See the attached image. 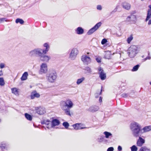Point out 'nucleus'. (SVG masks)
Wrapping results in <instances>:
<instances>
[{
  "mask_svg": "<svg viewBox=\"0 0 151 151\" xmlns=\"http://www.w3.org/2000/svg\"><path fill=\"white\" fill-rule=\"evenodd\" d=\"M130 128L132 134L135 137L141 136L142 134L141 126L137 122H133L131 123Z\"/></svg>",
  "mask_w": 151,
  "mask_h": 151,
  "instance_id": "nucleus-1",
  "label": "nucleus"
},
{
  "mask_svg": "<svg viewBox=\"0 0 151 151\" xmlns=\"http://www.w3.org/2000/svg\"><path fill=\"white\" fill-rule=\"evenodd\" d=\"M57 75L55 71L53 70H50L46 75V79L49 82L53 83L56 81Z\"/></svg>",
  "mask_w": 151,
  "mask_h": 151,
  "instance_id": "nucleus-2",
  "label": "nucleus"
},
{
  "mask_svg": "<svg viewBox=\"0 0 151 151\" xmlns=\"http://www.w3.org/2000/svg\"><path fill=\"white\" fill-rule=\"evenodd\" d=\"M128 55L131 58L134 57L139 51L138 48L135 45L131 46L128 49Z\"/></svg>",
  "mask_w": 151,
  "mask_h": 151,
  "instance_id": "nucleus-3",
  "label": "nucleus"
},
{
  "mask_svg": "<svg viewBox=\"0 0 151 151\" xmlns=\"http://www.w3.org/2000/svg\"><path fill=\"white\" fill-rule=\"evenodd\" d=\"M73 106V103L70 99H68L65 101H62L60 102V106L62 109H64L65 107L71 108Z\"/></svg>",
  "mask_w": 151,
  "mask_h": 151,
  "instance_id": "nucleus-4",
  "label": "nucleus"
},
{
  "mask_svg": "<svg viewBox=\"0 0 151 151\" xmlns=\"http://www.w3.org/2000/svg\"><path fill=\"white\" fill-rule=\"evenodd\" d=\"M78 50L76 48H72L69 55V58L71 60H73L76 59L78 53Z\"/></svg>",
  "mask_w": 151,
  "mask_h": 151,
  "instance_id": "nucleus-5",
  "label": "nucleus"
},
{
  "mask_svg": "<svg viewBox=\"0 0 151 151\" xmlns=\"http://www.w3.org/2000/svg\"><path fill=\"white\" fill-rule=\"evenodd\" d=\"M48 71L47 64L45 63H42L40 65L39 73L40 74H45Z\"/></svg>",
  "mask_w": 151,
  "mask_h": 151,
  "instance_id": "nucleus-6",
  "label": "nucleus"
},
{
  "mask_svg": "<svg viewBox=\"0 0 151 151\" xmlns=\"http://www.w3.org/2000/svg\"><path fill=\"white\" fill-rule=\"evenodd\" d=\"M101 24V23L100 22L98 23L93 27L88 30L87 32V35H89L92 34L99 28Z\"/></svg>",
  "mask_w": 151,
  "mask_h": 151,
  "instance_id": "nucleus-7",
  "label": "nucleus"
},
{
  "mask_svg": "<svg viewBox=\"0 0 151 151\" xmlns=\"http://www.w3.org/2000/svg\"><path fill=\"white\" fill-rule=\"evenodd\" d=\"M81 59L83 63L86 64L90 63L91 61V58L86 55H82Z\"/></svg>",
  "mask_w": 151,
  "mask_h": 151,
  "instance_id": "nucleus-8",
  "label": "nucleus"
},
{
  "mask_svg": "<svg viewBox=\"0 0 151 151\" xmlns=\"http://www.w3.org/2000/svg\"><path fill=\"white\" fill-rule=\"evenodd\" d=\"M34 109L37 113L40 115H42L45 113V108L41 106L35 107H34Z\"/></svg>",
  "mask_w": 151,
  "mask_h": 151,
  "instance_id": "nucleus-9",
  "label": "nucleus"
},
{
  "mask_svg": "<svg viewBox=\"0 0 151 151\" xmlns=\"http://www.w3.org/2000/svg\"><path fill=\"white\" fill-rule=\"evenodd\" d=\"M98 71L99 74V77L102 80H105L106 78V75L104 72V70L101 67L98 68Z\"/></svg>",
  "mask_w": 151,
  "mask_h": 151,
  "instance_id": "nucleus-10",
  "label": "nucleus"
},
{
  "mask_svg": "<svg viewBox=\"0 0 151 151\" xmlns=\"http://www.w3.org/2000/svg\"><path fill=\"white\" fill-rule=\"evenodd\" d=\"M122 6L124 9L128 11L130 10L131 8V5L127 2L125 1L122 3Z\"/></svg>",
  "mask_w": 151,
  "mask_h": 151,
  "instance_id": "nucleus-11",
  "label": "nucleus"
},
{
  "mask_svg": "<svg viewBox=\"0 0 151 151\" xmlns=\"http://www.w3.org/2000/svg\"><path fill=\"white\" fill-rule=\"evenodd\" d=\"M40 58L41 61L45 62H48L51 59L50 56L46 55H42Z\"/></svg>",
  "mask_w": 151,
  "mask_h": 151,
  "instance_id": "nucleus-12",
  "label": "nucleus"
},
{
  "mask_svg": "<svg viewBox=\"0 0 151 151\" xmlns=\"http://www.w3.org/2000/svg\"><path fill=\"white\" fill-rule=\"evenodd\" d=\"M51 122L48 120H45L42 122V124H45L46 125V127L48 129H50L52 127Z\"/></svg>",
  "mask_w": 151,
  "mask_h": 151,
  "instance_id": "nucleus-13",
  "label": "nucleus"
},
{
  "mask_svg": "<svg viewBox=\"0 0 151 151\" xmlns=\"http://www.w3.org/2000/svg\"><path fill=\"white\" fill-rule=\"evenodd\" d=\"M145 142V140L142 138L140 136H139L137 142V144L138 146H142Z\"/></svg>",
  "mask_w": 151,
  "mask_h": 151,
  "instance_id": "nucleus-14",
  "label": "nucleus"
},
{
  "mask_svg": "<svg viewBox=\"0 0 151 151\" xmlns=\"http://www.w3.org/2000/svg\"><path fill=\"white\" fill-rule=\"evenodd\" d=\"M43 46L45 47V49H42V53L44 54H45L49 50L50 48V46L47 43H46L44 44Z\"/></svg>",
  "mask_w": 151,
  "mask_h": 151,
  "instance_id": "nucleus-15",
  "label": "nucleus"
},
{
  "mask_svg": "<svg viewBox=\"0 0 151 151\" xmlns=\"http://www.w3.org/2000/svg\"><path fill=\"white\" fill-rule=\"evenodd\" d=\"M40 95L36 91H35L32 92L30 95V97L31 99H33L35 98H38L40 97Z\"/></svg>",
  "mask_w": 151,
  "mask_h": 151,
  "instance_id": "nucleus-16",
  "label": "nucleus"
},
{
  "mask_svg": "<svg viewBox=\"0 0 151 151\" xmlns=\"http://www.w3.org/2000/svg\"><path fill=\"white\" fill-rule=\"evenodd\" d=\"M99 109V106L94 105L90 106L88 109V111L93 112L98 111Z\"/></svg>",
  "mask_w": 151,
  "mask_h": 151,
  "instance_id": "nucleus-17",
  "label": "nucleus"
},
{
  "mask_svg": "<svg viewBox=\"0 0 151 151\" xmlns=\"http://www.w3.org/2000/svg\"><path fill=\"white\" fill-rule=\"evenodd\" d=\"M76 33L79 35L83 34L84 32V29L81 27H78L75 29Z\"/></svg>",
  "mask_w": 151,
  "mask_h": 151,
  "instance_id": "nucleus-18",
  "label": "nucleus"
},
{
  "mask_svg": "<svg viewBox=\"0 0 151 151\" xmlns=\"http://www.w3.org/2000/svg\"><path fill=\"white\" fill-rule=\"evenodd\" d=\"M142 134L145 132H149L151 130V125L142 128Z\"/></svg>",
  "mask_w": 151,
  "mask_h": 151,
  "instance_id": "nucleus-19",
  "label": "nucleus"
},
{
  "mask_svg": "<svg viewBox=\"0 0 151 151\" xmlns=\"http://www.w3.org/2000/svg\"><path fill=\"white\" fill-rule=\"evenodd\" d=\"M85 78L84 77H82L79 78L77 79L76 83L78 85L82 83L85 80Z\"/></svg>",
  "mask_w": 151,
  "mask_h": 151,
  "instance_id": "nucleus-20",
  "label": "nucleus"
},
{
  "mask_svg": "<svg viewBox=\"0 0 151 151\" xmlns=\"http://www.w3.org/2000/svg\"><path fill=\"white\" fill-rule=\"evenodd\" d=\"M81 124H79V123H77L76 124H73V127L74 128V129L76 130H78V129H82L84 128H86L85 127H81L80 125Z\"/></svg>",
  "mask_w": 151,
  "mask_h": 151,
  "instance_id": "nucleus-21",
  "label": "nucleus"
},
{
  "mask_svg": "<svg viewBox=\"0 0 151 151\" xmlns=\"http://www.w3.org/2000/svg\"><path fill=\"white\" fill-rule=\"evenodd\" d=\"M60 124V122L59 120L56 119H55L52 121L51 122L52 127L58 126Z\"/></svg>",
  "mask_w": 151,
  "mask_h": 151,
  "instance_id": "nucleus-22",
  "label": "nucleus"
},
{
  "mask_svg": "<svg viewBox=\"0 0 151 151\" xmlns=\"http://www.w3.org/2000/svg\"><path fill=\"white\" fill-rule=\"evenodd\" d=\"M36 50L37 56L40 57L42 55L44 54L42 53V49L40 48H36Z\"/></svg>",
  "mask_w": 151,
  "mask_h": 151,
  "instance_id": "nucleus-23",
  "label": "nucleus"
},
{
  "mask_svg": "<svg viewBox=\"0 0 151 151\" xmlns=\"http://www.w3.org/2000/svg\"><path fill=\"white\" fill-rule=\"evenodd\" d=\"M103 134L105 135V137L107 139L111 137L112 136V134L111 133L107 131L104 132Z\"/></svg>",
  "mask_w": 151,
  "mask_h": 151,
  "instance_id": "nucleus-24",
  "label": "nucleus"
},
{
  "mask_svg": "<svg viewBox=\"0 0 151 151\" xmlns=\"http://www.w3.org/2000/svg\"><path fill=\"white\" fill-rule=\"evenodd\" d=\"M28 76V73L27 72H25L22 75V77L21 78V80L22 81H24L26 80L27 76Z\"/></svg>",
  "mask_w": 151,
  "mask_h": 151,
  "instance_id": "nucleus-25",
  "label": "nucleus"
},
{
  "mask_svg": "<svg viewBox=\"0 0 151 151\" xmlns=\"http://www.w3.org/2000/svg\"><path fill=\"white\" fill-rule=\"evenodd\" d=\"M111 55V53L110 52L107 51L105 52V54L104 55V58L107 59H110Z\"/></svg>",
  "mask_w": 151,
  "mask_h": 151,
  "instance_id": "nucleus-26",
  "label": "nucleus"
},
{
  "mask_svg": "<svg viewBox=\"0 0 151 151\" xmlns=\"http://www.w3.org/2000/svg\"><path fill=\"white\" fill-rule=\"evenodd\" d=\"M12 92L16 95L17 96L19 95V91L18 89L16 88H14L11 89Z\"/></svg>",
  "mask_w": 151,
  "mask_h": 151,
  "instance_id": "nucleus-27",
  "label": "nucleus"
},
{
  "mask_svg": "<svg viewBox=\"0 0 151 151\" xmlns=\"http://www.w3.org/2000/svg\"><path fill=\"white\" fill-rule=\"evenodd\" d=\"M151 17V12L150 9H148L147 11V13L146 18L145 19V21L147 22L148 21Z\"/></svg>",
  "mask_w": 151,
  "mask_h": 151,
  "instance_id": "nucleus-28",
  "label": "nucleus"
},
{
  "mask_svg": "<svg viewBox=\"0 0 151 151\" xmlns=\"http://www.w3.org/2000/svg\"><path fill=\"white\" fill-rule=\"evenodd\" d=\"M70 108H67V107H65L64 109H62L64 111L66 115L70 116L71 114L70 113Z\"/></svg>",
  "mask_w": 151,
  "mask_h": 151,
  "instance_id": "nucleus-29",
  "label": "nucleus"
},
{
  "mask_svg": "<svg viewBox=\"0 0 151 151\" xmlns=\"http://www.w3.org/2000/svg\"><path fill=\"white\" fill-rule=\"evenodd\" d=\"M24 115L26 118L28 120H29V121H31L32 120V117L31 115L27 113H25Z\"/></svg>",
  "mask_w": 151,
  "mask_h": 151,
  "instance_id": "nucleus-30",
  "label": "nucleus"
},
{
  "mask_svg": "<svg viewBox=\"0 0 151 151\" xmlns=\"http://www.w3.org/2000/svg\"><path fill=\"white\" fill-rule=\"evenodd\" d=\"M105 140V137L104 136H101L99 137L98 139V141L99 142H101L104 141Z\"/></svg>",
  "mask_w": 151,
  "mask_h": 151,
  "instance_id": "nucleus-31",
  "label": "nucleus"
},
{
  "mask_svg": "<svg viewBox=\"0 0 151 151\" xmlns=\"http://www.w3.org/2000/svg\"><path fill=\"white\" fill-rule=\"evenodd\" d=\"M139 151H150V150L146 147L144 146L140 148Z\"/></svg>",
  "mask_w": 151,
  "mask_h": 151,
  "instance_id": "nucleus-32",
  "label": "nucleus"
},
{
  "mask_svg": "<svg viewBox=\"0 0 151 151\" xmlns=\"http://www.w3.org/2000/svg\"><path fill=\"white\" fill-rule=\"evenodd\" d=\"M136 16L134 15H132L130 16H128L127 18V20L128 22H131V19L133 18L136 19Z\"/></svg>",
  "mask_w": 151,
  "mask_h": 151,
  "instance_id": "nucleus-33",
  "label": "nucleus"
},
{
  "mask_svg": "<svg viewBox=\"0 0 151 151\" xmlns=\"http://www.w3.org/2000/svg\"><path fill=\"white\" fill-rule=\"evenodd\" d=\"M15 22L16 23H19L21 24H23L24 22V21L22 19L19 18L17 19L16 20Z\"/></svg>",
  "mask_w": 151,
  "mask_h": 151,
  "instance_id": "nucleus-34",
  "label": "nucleus"
},
{
  "mask_svg": "<svg viewBox=\"0 0 151 151\" xmlns=\"http://www.w3.org/2000/svg\"><path fill=\"white\" fill-rule=\"evenodd\" d=\"M139 66H140V65H136L135 66H134L133 67L132 69V71H137L138 70Z\"/></svg>",
  "mask_w": 151,
  "mask_h": 151,
  "instance_id": "nucleus-35",
  "label": "nucleus"
},
{
  "mask_svg": "<svg viewBox=\"0 0 151 151\" xmlns=\"http://www.w3.org/2000/svg\"><path fill=\"white\" fill-rule=\"evenodd\" d=\"M29 56L31 57L36 56L34 49L31 50L29 52Z\"/></svg>",
  "mask_w": 151,
  "mask_h": 151,
  "instance_id": "nucleus-36",
  "label": "nucleus"
},
{
  "mask_svg": "<svg viewBox=\"0 0 151 151\" xmlns=\"http://www.w3.org/2000/svg\"><path fill=\"white\" fill-rule=\"evenodd\" d=\"M133 39V37L132 35H131L130 36L127 38V41L128 44H129L130 43L131 41Z\"/></svg>",
  "mask_w": 151,
  "mask_h": 151,
  "instance_id": "nucleus-37",
  "label": "nucleus"
},
{
  "mask_svg": "<svg viewBox=\"0 0 151 151\" xmlns=\"http://www.w3.org/2000/svg\"><path fill=\"white\" fill-rule=\"evenodd\" d=\"M5 84V82L3 78L0 77V85L3 86Z\"/></svg>",
  "mask_w": 151,
  "mask_h": 151,
  "instance_id": "nucleus-38",
  "label": "nucleus"
},
{
  "mask_svg": "<svg viewBox=\"0 0 151 151\" xmlns=\"http://www.w3.org/2000/svg\"><path fill=\"white\" fill-rule=\"evenodd\" d=\"M131 151H137V148L135 145H133L130 147Z\"/></svg>",
  "mask_w": 151,
  "mask_h": 151,
  "instance_id": "nucleus-39",
  "label": "nucleus"
},
{
  "mask_svg": "<svg viewBox=\"0 0 151 151\" xmlns=\"http://www.w3.org/2000/svg\"><path fill=\"white\" fill-rule=\"evenodd\" d=\"M63 125L65 127L66 129L68 128L69 126V123L66 122H64L63 124Z\"/></svg>",
  "mask_w": 151,
  "mask_h": 151,
  "instance_id": "nucleus-40",
  "label": "nucleus"
},
{
  "mask_svg": "<svg viewBox=\"0 0 151 151\" xmlns=\"http://www.w3.org/2000/svg\"><path fill=\"white\" fill-rule=\"evenodd\" d=\"M85 70H86L88 73H90L92 72L91 69L88 67H86Z\"/></svg>",
  "mask_w": 151,
  "mask_h": 151,
  "instance_id": "nucleus-41",
  "label": "nucleus"
},
{
  "mask_svg": "<svg viewBox=\"0 0 151 151\" xmlns=\"http://www.w3.org/2000/svg\"><path fill=\"white\" fill-rule=\"evenodd\" d=\"M4 21L6 22H8L9 21L8 20L6 19L5 18H0V23L3 22Z\"/></svg>",
  "mask_w": 151,
  "mask_h": 151,
  "instance_id": "nucleus-42",
  "label": "nucleus"
},
{
  "mask_svg": "<svg viewBox=\"0 0 151 151\" xmlns=\"http://www.w3.org/2000/svg\"><path fill=\"white\" fill-rule=\"evenodd\" d=\"M0 147L2 149H4L5 147V143L4 142H1L0 144Z\"/></svg>",
  "mask_w": 151,
  "mask_h": 151,
  "instance_id": "nucleus-43",
  "label": "nucleus"
},
{
  "mask_svg": "<svg viewBox=\"0 0 151 151\" xmlns=\"http://www.w3.org/2000/svg\"><path fill=\"white\" fill-rule=\"evenodd\" d=\"M129 95H130V94H129L128 93H124L121 95V96H122V97H123L124 98H126V97H127Z\"/></svg>",
  "mask_w": 151,
  "mask_h": 151,
  "instance_id": "nucleus-44",
  "label": "nucleus"
},
{
  "mask_svg": "<svg viewBox=\"0 0 151 151\" xmlns=\"http://www.w3.org/2000/svg\"><path fill=\"white\" fill-rule=\"evenodd\" d=\"M107 42V40L106 39H103L101 42V43L102 45H104Z\"/></svg>",
  "mask_w": 151,
  "mask_h": 151,
  "instance_id": "nucleus-45",
  "label": "nucleus"
},
{
  "mask_svg": "<svg viewBox=\"0 0 151 151\" xmlns=\"http://www.w3.org/2000/svg\"><path fill=\"white\" fill-rule=\"evenodd\" d=\"M102 91V89H101V91H100V93H96L95 94V96L96 98H98L99 95L101 94V93Z\"/></svg>",
  "mask_w": 151,
  "mask_h": 151,
  "instance_id": "nucleus-46",
  "label": "nucleus"
},
{
  "mask_svg": "<svg viewBox=\"0 0 151 151\" xmlns=\"http://www.w3.org/2000/svg\"><path fill=\"white\" fill-rule=\"evenodd\" d=\"M97 9L99 10H101L102 9V7L101 5H98L96 7Z\"/></svg>",
  "mask_w": 151,
  "mask_h": 151,
  "instance_id": "nucleus-47",
  "label": "nucleus"
},
{
  "mask_svg": "<svg viewBox=\"0 0 151 151\" xmlns=\"http://www.w3.org/2000/svg\"><path fill=\"white\" fill-rule=\"evenodd\" d=\"M114 148L112 147H109L107 150V151H113Z\"/></svg>",
  "mask_w": 151,
  "mask_h": 151,
  "instance_id": "nucleus-48",
  "label": "nucleus"
},
{
  "mask_svg": "<svg viewBox=\"0 0 151 151\" xmlns=\"http://www.w3.org/2000/svg\"><path fill=\"white\" fill-rule=\"evenodd\" d=\"M151 59V57L150 56H148L146 58L143 59L144 61H145L147 60H150Z\"/></svg>",
  "mask_w": 151,
  "mask_h": 151,
  "instance_id": "nucleus-49",
  "label": "nucleus"
},
{
  "mask_svg": "<svg viewBox=\"0 0 151 151\" xmlns=\"http://www.w3.org/2000/svg\"><path fill=\"white\" fill-rule=\"evenodd\" d=\"M96 60L97 62L100 63L101 62V58L100 57L97 58H96Z\"/></svg>",
  "mask_w": 151,
  "mask_h": 151,
  "instance_id": "nucleus-50",
  "label": "nucleus"
},
{
  "mask_svg": "<svg viewBox=\"0 0 151 151\" xmlns=\"http://www.w3.org/2000/svg\"><path fill=\"white\" fill-rule=\"evenodd\" d=\"M4 67V64L3 63H1L0 64V68L2 69Z\"/></svg>",
  "mask_w": 151,
  "mask_h": 151,
  "instance_id": "nucleus-51",
  "label": "nucleus"
},
{
  "mask_svg": "<svg viewBox=\"0 0 151 151\" xmlns=\"http://www.w3.org/2000/svg\"><path fill=\"white\" fill-rule=\"evenodd\" d=\"M118 150L119 151H121L122 150V147L120 146H119L118 147Z\"/></svg>",
  "mask_w": 151,
  "mask_h": 151,
  "instance_id": "nucleus-52",
  "label": "nucleus"
},
{
  "mask_svg": "<svg viewBox=\"0 0 151 151\" xmlns=\"http://www.w3.org/2000/svg\"><path fill=\"white\" fill-rule=\"evenodd\" d=\"M118 6H116V8L114 9V11L113 12H116L117 10V9H118Z\"/></svg>",
  "mask_w": 151,
  "mask_h": 151,
  "instance_id": "nucleus-53",
  "label": "nucleus"
},
{
  "mask_svg": "<svg viewBox=\"0 0 151 151\" xmlns=\"http://www.w3.org/2000/svg\"><path fill=\"white\" fill-rule=\"evenodd\" d=\"M148 24V25H150L151 24V19L149 20Z\"/></svg>",
  "mask_w": 151,
  "mask_h": 151,
  "instance_id": "nucleus-54",
  "label": "nucleus"
},
{
  "mask_svg": "<svg viewBox=\"0 0 151 151\" xmlns=\"http://www.w3.org/2000/svg\"><path fill=\"white\" fill-rule=\"evenodd\" d=\"M99 101L100 102H101L102 100V97H99Z\"/></svg>",
  "mask_w": 151,
  "mask_h": 151,
  "instance_id": "nucleus-55",
  "label": "nucleus"
},
{
  "mask_svg": "<svg viewBox=\"0 0 151 151\" xmlns=\"http://www.w3.org/2000/svg\"><path fill=\"white\" fill-rule=\"evenodd\" d=\"M34 51H35V53L36 55V56H37V51H36V48L34 49Z\"/></svg>",
  "mask_w": 151,
  "mask_h": 151,
  "instance_id": "nucleus-56",
  "label": "nucleus"
},
{
  "mask_svg": "<svg viewBox=\"0 0 151 151\" xmlns=\"http://www.w3.org/2000/svg\"><path fill=\"white\" fill-rule=\"evenodd\" d=\"M3 75L2 71H0V76H2Z\"/></svg>",
  "mask_w": 151,
  "mask_h": 151,
  "instance_id": "nucleus-57",
  "label": "nucleus"
},
{
  "mask_svg": "<svg viewBox=\"0 0 151 151\" xmlns=\"http://www.w3.org/2000/svg\"><path fill=\"white\" fill-rule=\"evenodd\" d=\"M149 8H150V11L151 12V5H150L149 6Z\"/></svg>",
  "mask_w": 151,
  "mask_h": 151,
  "instance_id": "nucleus-58",
  "label": "nucleus"
},
{
  "mask_svg": "<svg viewBox=\"0 0 151 151\" xmlns=\"http://www.w3.org/2000/svg\"><path fill=\"white\" fill-rule=\"evenodd\" d=\"M86 54H87L88 55V54H90V53L89 52H87L86 53Z\"/></svg>",
  "mask_w": 151,
  "mask_h": 151,
  "instance_id": "nucleus-59",
  "label": "nucleus"
},
{
  "mask_svg": "<svg viewBox=\"0 0 151 151\" xmlns=\"http://www.w3.org/2000/svg\"><path fill=\"white\" fill-rule=\"evenodd\" d=\"M150 84L151 85V82H150Z\"/></svg>",
  "mask_w": 151,
  "mask_h": 151,
  "instance_id": "nucleus-60",
  "label": "nucleus"
},
{
  "mask_svg": "<svg viewBox=\"0 0 151 151\" xmlns=\"http://www.w3.org/2000/svg\"><path fill=\"white\" fill-rule=\"evenodd\" d=\"M144 0H141V1H144Z\"/></svg>",
  "mask_w": 151,
  "mask_h": 151,
  "instance_id": "nucleus-61",
  "label": "nucleus"
},
{
  "mask_svg": "<svg viewBox=\"0 0 151 151\" xmlns=\"http://www.w3.org/2000/svg\"><path fill=\"white\" fill-rule=\"evenodd\" d=\"M150 55V53H149L148 55Z\"/></svg>",
  "mask_w": 151,
  "mask_h": 151,
  "instance_id": "nucleus-62",
  "label": "nucleus"
}]
</instances>
